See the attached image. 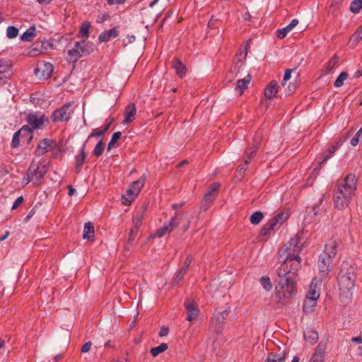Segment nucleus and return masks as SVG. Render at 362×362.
<instances>
[{
  "label": "nucleus",
  "instance_id": "obj_1",
  "mask_svg": "<svg viewBox=\"0 0 362 362\" xmlns=\"http://www.w3.org/2000/svg\"><path fill=\"white\" fill-rule=\"evenodd\" d=\"M301 250L300 238L296 235L279 250V259L282 263L276 270L277 285L274 291V298L278 303L286 304L296 295V273L301 268L299 256Z\"/></svg>",
  "mask_w": 362,
  "mask_h": 362
},
{
  "label": "nucleus",
  "instance_id": "obj_2",
  "mask_svg": "<svg viewBox=\"0 0 362 362\" xmlns=\"http://www.w3.org/2000/svg\"><path fill=\"white\" fill-rule=\"evenodd\" d=\"M356 189V176L352 173L347 175L342 182L339 184L334 193L333 197L334 206L339 210L346 209L354 197Z\"/></svg>",
  "mask_w": 362,
  "mask_h": 362
},
{
  "label": "nucleus",
  "instance_id": "obj_3",
  "mask_svg": "<svg viewBox=\"0 0 362 362\" xmlns=\"http://www.w3.org/2000/svg\"><path fill=\"white\" fill-rule=\"evenodd\" d=\"M356 280V268L348 262H343L337 276L340 295L346 298L352 296Z\"/></svg>",
  "mask_w": 362,
  "mask_h": 362
},
{
  "label": "nucleus",
  "instance_id": "obj_4",
  "mask_svg": "<svg viewBox=\"0 0 362 362\" xmlns=\"http://www.w3.org/2000/svg\"><path fill=\"white\" fill-rule=\"evenodd\" d=\"M337 244L335 241H331L325 246V250L318 259L317 267L319 270V279H322L327 277L334 257L337 254Z\"/></svg>",
  "mask_w": 362,
  "mask_h": 362
},
{
  "label": "nucleus",
  "instance_id": "obj_5",
  "mask_svg": "<svg viewBox=\"0 0 362 362\" xmlns=\"http://www.w3.org/2000/svg\"><path fill=\"white\" fill-rule=\"evenodd\" d=\"M92 45L83 40L75 43L74 47L68 51L67 61L75 63L83 56L89 54L93 52Z\"/></svg>",
  "mask_w": 362,
  "mask_h": 362
},
{
  "label": "nucleus",
  "instance_id": "obj_6",
  "mask_svg": "<svg viewBox=\"0 0 362 362\" xmlns=\"http://www.w3.org/2000/svg\"><path fill=\"white\" fill-rule=\"evenodd\" d=\"M146 177L143 175L139 180L132 182L129 189L127 190V194L122 198V202L124 205L128 206L132 204L144 187Z\"/></svg>",
  "mask_w": 362,
  "mask_h": 362
},
{
  "label": "nucleus",
  "instance_id": "obj_7",
  "mask_svg": "<svg viewBox=\"0 0 362 362\" xmlns=\"http://www.w3.org/2000/svg\"><path fill=\"white\" fill-rule=\"evenodd\" d=\"M73 112V103H67L52 112V121L53 122H68Z\"/></svg>",
  "mask_w": 362,
  "mask_h": 362
},
{
  "label": "nucleus",
  "instance_id": "obj_8",
  "mask_svg": "<svg viewBox=\"0 0 362 362\" xmlns=\"http://www.w3.org/2000/svg\"><path fill=\"white\" fill-rule=\"evenodd\" d=\"M259 146H260V136L257 134L254 138V144H253L251 148L245 150V156H244V163L240 164L238 167V168H237L238 173H239L240 174H243L246 171L247 166L248 163L250 162V160L252 159V158H253L255 156L256 152L258 150V148H259Z\"/></svg>",
  "mask_w": 362,
  "mask_h": 362
},
{
  "label": "nucleus",
  "instance_id": "obj_9",
  "mask_svg": "<svg viewBox=\"0 0 362 362\" xmlns=\"http://www.w3.org/2000/svg\"><path fill=\"white\" fill-rule=\"evenodd\" d=\"M230 312V308L224 310H216L211 321V327L214 325V331L218 334L222 332L223 325L225 320L228 318Z\"/></svg>",
  "mask_w": 362,
  "mask_h": 362
},
{
  "label": "nucleus",
  "instance_id": "obj_10",
  "mask_svg": "<svg viewBox=\"0 0 362 362\" xmlns=\"http://www.w3.org/2000/svg\"><path fill=\"white\" fill-rule=\"evenodd\" d=\"M25 120L33 131L42 129L44 124L49 121L48 117L41 112L29 113Z\"/></svg>",
  "mask_w": 362,
  "mask_h": 362
},
{
  "label": "nucleus",
  "instance_id": "obj_11",
  "mask_svg": "<svg viewBox=\"0 0 362 362\" xmlns=\"http://www.w3.org/2000/svg\"><path fill=\"white\" fill-rule=\"evenodd\" d=\"M28 171L29 175L31 176L33 179V182L35 185H39L41 179L47 173V168L45 165L32 162Z\"/></svg>",
  "mask_w": 362,
  "mask_h": 362
},
{
  "label": "nucleus",
  "instance_id": "obj_12",
  "mask_svg": "<svg viewBox=\"0 0 362 362\" xmlns=\"http://www.w3.org/2000/svg\"><path fill=\"white\" fill-rule=\"evenodd\" d=\"M11 75V62L9 59H0V87L7 83Z\"/></svg>",
  "mask_w": 362,
  "mask_h": 362
},
{
  "label": "nucleus",
  "instance_id": "obj_13",
  "mask_svg": "<svg viewBox=\"0 0 362 362\" xmlns=\"http://www.w3.org/2000/svg\"><path fill=\"white\" fill-rule=\"evenodd\" d=\"M53 72V65L50 62L39 63L35 69V74L39 78L47 79L51 77Z\"/></svg>",
  "mask_w": 362,
  "mask_h": 362
},
{
  "label": "nucleus",
  "instance_id": "obj_14",
  "mask_svg": "<svg viewBox=\"0 0 362 362\" xmlns=\"http://www.w3.org/2000/svg\"><path fill=\"white\" fill-rule=\"evenodd\" d=\"M184 305L187 313L186 320L189 322L196 320L199 313V310L198 309L197 305L194 300L191 298H187L185 302Z\"/></svg>",
  "mask_w": 362,
  "mask_h": 362
},
{
  "label": "nucleus",
  "instance_id": "obj_15",
  "mask_svg": "<svg viewBox=\"0 0 362 362\" xmlns=\"http://www.w3.org/2000/svg\"><path fill=\"white\" fill-rule=\"evenodd\" d=\"M57 146L54 140L50 139H44L40 141L35 151V154L38 156L45 154L51 151Z\"/></svg>",
  "mask_w": 362,
  "mask_h": 362
},
{
  "label": "nucleus",
  "instance_id": "obj_16",
  "mask_svg": "<svg viewBox=\"0 0 362 362\" xmlns=\"http://www.w3.org/2000/svg\"><path fill=\"white\" fill-rule=\"evenodd\" d=\"M179 225V221L176 217H173L170 221L165 223L162 227L156 230L155 235L161 238L168 233L173 231Z\"/></svg>",
  "mask_w": 362,
  "mask_h": 362
},
{
  "label": "nucleus",
  "instance_id": "obj_17",
  "mask_svg": "<svg viewBox=\"0 0 362 362\" xmlns=\"http://www.w3.org/2000/svg\"><path fill=\"white\" fill-rule=\"evenodd\" d=\"M321 281V279H318L317 277L313 279L306 297L315 300L319 298Z\"/></svg>",
  "mask_w": 362,
  "mask_h": 362
},
{
  "label": "nucleus",
  "instance_id": "obj_18",
  "mask_svg": "<svg viewBox=\"0 0 362 362\" xmlns=\"http://www.w3.org/2000/svg\"><path fill=\"white\" fill-rule=\"evenodd\" d=\"M86 143L87 141H86L85 143L82 145L79 150V153L76 155L75 157V169L77 173H78L81 170L82 166L85 162V159L86 157V154L85 152Z\"/></svg>",
  "mask_w": 362,
  "mask_h": 362
},
{
  "label": "nucleus",
  "instance_id": "obj_19",
  "mask_svg": "<svg viewBox=\"0 0 362 362\" xmlns=\"http://www.w3.org/2000/svg\"><path fill=\"white\" fill-rule=\"evenodd\" d=\"M119 31L117 27H114L110 30L102 32L98 37L100 42H108L111 38L117 37Z\"/></svg>",
  "mask_w": 362,
  "mask_h": 362
},
{
  "label": "nucleus",
  "instance_id": "obj_20",
  "mask_svg": "<svg viewBox=\"0 0 362 362\" xmlns=\"http://www.w3.org/2000/svg\"><path fill=\"white\" fill-rule=\"evenodd\" d=\"M289 216L288 212H280L272 217L269 221L276 229L279 228Z\"/></svg>",
  "mask_w": 362,
  "mask_h": 362
},
{
  "label": "nucleus",
  "instance_id": "obj_21",
  "mask_svg": "<svg viewBox=\"0 0 362 362\" xmlns=\"http://www.w3.org/2000/svg\"><path fill=\"white\" fill-rule=\"evenodd\" d=\"M173 67L180 78H183L187 74V67L178 58L173 60Z\"/></svg>",
  "mask_w": 362,
  "mask_h": 362
},
{
  "label": "nucleus",
  "instance_id": "obj_22",
  "mask_svg": "<svg viewBox=\"0 0 362 362\" xmlns=\"http://www.w3.org/2000/svg\"><path fill=\"white\" fill-rule=\"evenodd\" d=\"M298 24V21L297 19H293L291 23L286 25V27L279 29L276 31V36L279 39L284 38L286 35L293 30L297 25Z\"/></svg>",
  "mask_w": 362,
  "mask_h": 362
},
{
  "label": "nucleus",
  "instance_id": "obj_23",
  "mask_svg": "<svg viewBox=\"0 0 362 362\" xmlns=\"http://www.w3.org/2000/svg\"><path fill=\"white\" fill-rule=\"evenodd\" d=\"M136 113V108L134 103H131L128 105L124 110V115L125 118L124 119L123 123L124 124H129L130 123L133 119L134 118V116Z\"/></svg>",
  "mask_w": 362,
  "mask_h": 362
},
{
  "label": "nucleus",
  "instance_id": "obj_24",
  "mask_svg": "<svg viewBox=\"0 0 362 362\" xmlns=\"http://www.w3.org/2000/svg\"><path fill=\"white\" fill-rule=\"evenodd\" d=\"M278 92V83L275 81H272L267 86L264 90V95L267 98H273Z\"/></svg>",
  "mask_w": 362,
  "mask_h": 362
},
{
  "label": "nucleus",
  "instance_id": "obj_25",
  "mask_svg": "<svg viewBox=\"0 0 362 362\" xmlns=\"http://www.w3.org/2000/svg\"><path fill=\"white\" fill-rule=\"evenodd\" d=\"M250 80L251 76L250 74H248L246 78L238 79L237 81V84L235 89L238 91L239 95H242L244 90L247 88Z\"/></svg>",
  "mask_w": 362,
  "mask_h": 362
},
{
  "label": "nucleus",
  "instance_id": "obj_26",
  "mask_svg": "<svg viewBox=\"0 0 362 362\" xmlns=\"http://www.w3.org/2000/svg\"><path fill=\"white\" fill-rule=\"evenodd\" d=\"M317 300L305 296L303 302V310L305 313H310L317 305Z\"/></svg>",
  "mask_w": 362,
  "mask_h": 362
},
{
  "label": "nucleus",
  "instance_id": "obj_27",
  "mask_svg": "<svg viewBox=\"0 0 362 362\" xmlns=\"http://www.w3.org/2000/svg\"><path fill=\"white\" fill-rule=\"evenodd\" d=\"M215 197L216 194L206 192L202 202L201 209L206 211L214 202Z\"/></svg>",
  "mask_w": 362,
  "mask_h": 362
},
{
  "label": "nucleus",
  "instance_id": "obj_28",
  "mask_svg": "<svg viewBox=\"0 0 362 362\" xmlns=\"http://www.w3.org/2000/svg\"><path fill=\"white\" fill-rule=\"evenodd\" d=\"M286 354L282 352L281 354L270 353L267 356L265 362H285Z\"/></svg>",
  "mask_w": 362,
  "mask_h": 362
},
{
  "label": "nucleus",
  "instance_id": "obj_29",
  "mask_svg": "<svg viewBox=\"0 0 362 362\" xmlns=\"http://www.w3.org/2000/svg\"><path fill=\"white\" fill-rule=\"evenodd\" d=\"M304 338L306 341L313 344H315L318 339V334L316 331L310 329H307L304 333Z\"/></svg>",
  "mask_w": 362,
  "mask_h": 362
},
{
  "label": "nucleus",
  "instance_id": "obj_30",
  "mask_svg": "<svg viewBox=\"0 0 362 362\" xmlns=\"http://www.w3.org/2000/svg\"><path fill=\"white\" fill-rule=\"evenodd\" d=\"M17 132L22 138H26L28 141L33 139V131L28 124L23 125Z\"/></svg>",
  "mask_w": 362,
  "mask_h": 362
},
{
  "label": "nucleus",
  "instance_id": "obj_31",
  "mask_svg": "<svg viewBox=\"0 0 362 362\" xmlns=\"http://www.w3.org/2000/svg\"><path fill=\"white\" fill-rule=\"evenodd\" d=\"M35 26L33 25L30 27L26 31H25L21 35V38L23 41L31 42L35 37Z\"/></svg>",
  "mask_w": 362,
  "mask_h": 362
},
{
  "label": "nucleus",
  "instance_id": "obj_32",
  "mask_svg": "<svg viewBox=\"0 0 362 362\" xmlns=\"http://www.w3.org/2000/svg\"><path fill=\"white\" fill-rule=\"evenodd\" d=\"M94 233V227L90 222L86 223L84 225L83 238V239L91 240Z\"/></svg>",
  "mask_w": 362,
  "mask_h": 362
},
{
  "label": "nucleus",
  "instance_id": "obj_33",
  "mask_svg": "<svg viewBox=\"0 0 362 362\" xmlns=\"http://www.w3.org/2000/svg\"><path fill=\"white\" fill-rule=\"evenodd\" d=\"M168 348V346L166 343H162L158 346L151 348L150 352L153 357H156L166 351Z\"/></svg>",
  "mask_w": 362,
  "mask_h": 362
},
{
  "label": "nucleus",
  "instance_id": "obj_34",
  "mask_svg": "<svg viewBox=\"0 0 362 362\" xmlns=\"http://www.w3.org/2000/svg\"><path fill=\"white\" fill-rule=\"evenodd\" d=\"M144 212L145 209H144L134 217L133 222L134 223V227L133 228H136V230H139L144 217Z\"/></svg>",
  "mask_w": 362,
  "mask_h": 362
},
{
  "label": "nucleus",
  "instance_id": "obj_35",
  "mask_svg": "<svg viewBox=\"0 0 362 362\" xmlns=\"http://www.w3.org/2000/svg\"><path fill=\"white\" fill-rule=\"evenodd\" d=\"M362 8V0H353L349 11L353 13H358Z\"/></svg>",
  "mask_w": 362,
  "mask_h": 362
},
{
  "label": "nucleus",
  "instance_id": "obj_36",
  "mask_svg": "<svg viewBox=\"0 0 362 362\" xmlns=\"http://www.w3.org/2000/svg\"><path fill=\"white\" fill-rule=\"evenodd\" d=\"M349 74L346 71L340 73L339 76L335 80L334 85L336 88H340L344 85V81L347 79Z\"/></svg>",
  "mask_w": 362,
  "mask_h": 362
},
{
  "label": "nucleus",
  "instance_id": "obj_37",
  "mask_svg": "<svg viewBox=\"0 0 362 362\" xmlns=\"http://www.w3.org/2000/svg\"><path fill=\"white\" fill-rule=\"evenodd\" d=\"M263 217H264V215H263L262 212H261L259 211H257L254 212L250 216V220L251 223H252L254 225H257L261 222Z\"/></svg>",
  "mask_w": 362,
  "mask_h": 362
},
{
  "label": "nucleus",
  "instance_id": "obj_38",
  "mask_svg": "<svg viewBox=\"0 0 362 362\" xmlns=\"http://www.w3.org/2000/svg\"><path fill=\"white\" fill-rule=\"evenodd\" d=\"M275 229L276 228L274 225L269 220L261 229L260 235L262 236H266L269 233L270 231H272Z\"/></svg>",
  "mask_w": 362,
  "mask_h": 362
},
{
  "label": "nucleus",
  "instance_id": "obj_39",
  "mask_svg": "<svg viewBox=\"0 0 362 362\" xmlns=\"http://www.w3.org/2000/svg\"><path fill=\"white\" fill-rule=\"evenodd\" d=\"M104 149H105V144H103V141L100 140L98 142V144L95 146L93 153L95 156L99 157L103 154Z\"/></svg>",
  "mask_w": 362,
  "mask_h": 362
},
{
  "label": "nucleus",
  "instance_id": "obj_40",
  "mask_svg": "<svg viewBox=\"0 0 362 362\" xmlns=\"http://www.w3.org/2000/svg\"><path fill=\"white\" fill-rule=\"evenodd\" d=\"M260 283L262 286L267 291H270L272 288L270 278L269 276H262L260 278Z\"/></svg>",
  "mask_w": 362,
  "mask_h": 362
},
{
  "label": "nucleus",
  "instance_id": "obj_41",
  "mask_svg": "<svg viewBox=\"0 0 362 362\" xmlns=\"http://www.w3.org/2000/svg\"><path fill=\"white\" fill-rule=\"evenodd\" d=\"M108 130V125H105L104 127L98 129H95L93 130L91 134L89 135L88 139L93 136H100L105 134V132Z\"/></svg>",
  "mask_w": 362,
  "mask_h": 362
},
{
  "label": "nucleus",
  "instance_id": "obj_42",
  "mask_svg": "<svg viewBox=\"0 0 362 362\" xmlns=\"http://www.w3.org/2000/svg\"><path fill=\"white\" fill-rule=\"evenodd\" d=\"M18 29L13 25H10L6 29V37L9 39H13L18 36Z\"/></svg>",
  "mask_w": 362,
  "mask_h": 362
},
{
  "label": "nucleus",
  "instance_id": "obj_43",
  "mask_svg": "<svg viewBox=\"0 0 362 362\" xmlns=\"http://www.w3.org/2000/svg\"><path fill=\"white\" fill-rule=\"evenodd\" d=\"M339 57L334 54L327 64V73H330L337 64Z\"/></svg>",
  "mask_w": 362,
  "mask_h": 362
},
{
  "label": "nucleus",
  "instance_id": "obj_44",
  "mask_svg": "<svg viewBox=\"0 0 362 362\" xmlns=\"http://www.w3.org/2000/svg\"><path fill=\"white\" fill-rule=\"evenodd\" d=\"M90 24L88 22L83 23L80 28L79 33L82 37L87 38L89 34Z\"/></svg>",
  "mask_w": 362,
  "mask_h": 362
},
{
  "label": "nucleus",
  "instance_id": "obj_45",
  "mask_svg": "<svg viewBox=\"0 0 362 362\" xmlns=\"http://www.w3.org/2000/svg\"><path fill=\"white\" fill-rule=\"evenodd\" d=\"M122 133L120 132H115L107 145V150L110 151L116 144L117 140L121 137Z\"/></svg>",
  "mask_w": 362,
  "mask_h": 362
},
{
  "label": "nucleus",
  "instance_id": "obj_46",
  "mask_svg": "<svg viewBox=\"0 0 362 362\" xmlns=\"http://www.w3.org/2000/svg\"><path fill=\"white\" fill-rule=\"evenodd\" d=\"M137 233H138V230H136V228H131L130 229V231L129 233V235L127 238V242H128V244L130 246H133V243L136 239Z\"/></svg>",
  "mask_w": 362,
  "mask_h": 362
},
{
  "label": "nucleus",
  "instance_id": "obj_47",
  "mask_svg": "<svg viewBox=\"0 0 362 362\" xmlns=\"http://www.w3.org/2000/svg\"><path fill=\"white\" fill-rule=\"evenodd\" d=\"M187 272V271L180 267L175 274V282L176 284L180 283L182 280Z\"/></svg>",
  "mask_w": 362,
  "mask_h": 362
},
{
  "label": "nucleus",
  "instance_id": "obj_48",
  "mask_svg": "<svg viewBox=\"0 0 362 362\" xmlns=\"http://www.w3.org/2000/svg\"><path fill=\"white\" fill-rule=\"evenodd\" d=\"M323 197H322L314 206L313 208V211L314 215L320 214L322 212V204Z\"/></svg>",
  "mask_w": 362,
  "mask_h": 362
},
{
  "label": "nucleus",
  "instance_id": "obj_49",
  "mask_svg": "<svg viewBox=\"0 0 362 362\" xmlns=\"http://www.w3.org/2000/svg\"><path fill=\"white\" fill-rule=\"evenodd\" d=\"M325 349H326V344L320 342L317 346L314 354H318L320 355L324 356Z\"/></svg>",
  "mask_w": 362,
  "mask_h": 362
},
{
  "label": "nucleus",
  "instance_id": "obj_50",
  "mask_svg": "<svg viewBox=\"0 0 362 362\" xmlns=\"http://www.w3.org/2000/svg\"><path fill=\"white\" fill-rule=\"evenodd\" d=\"M20 134L16 132L14 133L13 136V138H12V141H11V146L13 148H18L19 146V137H20Z\"/></svg>",
  "mask_w": 362,
  "mask_h": 362
},
{
  "label": "nucleus",
  "instance_id": "obj_51",
  "mask_svg": "<svg viewBox=\"0 0 362 362\" xmlns=\"http://www.w3.org/2000/svg\"><path fill=\"white\" fill-rule=\"evenodd\" d=\"M342 144V141H339L335 145L330 146L327 150V152L333 156V154L338 150Z\"/></svg>",
  "mask_w": 362,
  "mask_h": 362
},
{
  "label": "nucleus",
  "instance_id": "obj_52",
  "mask_svg": "<svg viewBox=\"0 0 362 362\" xmlns=\"http://www.w3.org/2000/svg\"><path fill=\"white\" fill-rule=\"evenodd\" d=\"M293 71V69H286L284 72V78L281 81V85L285 86L286 82L291 78V72Z\"/></svg>",
  "mask_w": 362,
  "mask_h": 362
},
{
  "label": "nucleus",
  "instance_id": "obj_53",
  "mask_svg": "<svg viewBox=\"0 0 362 362\" xmlns=\"http://www.w3.org/2000/svg\"><path fill=\"white\" fill-rule=\"evenodd\" d=\"M351 40H355L358 41L362 40V25L358 29V30L352 35Z\"/></svg>",
  "mask_w": 362,
  "mask_h": 362
},
{
  "label": "nucleus",
  "instance_id": "obj_54",
  "mask_svg": "<svg viewBox=\"0 0 362 362\" xmlns=\"http://www.w3.org/2000/svg\"><path fill=\"white\" fill-rule=\"evenodd\" d=\"M219 187L220 184L218 182H214L209 186L207 193L216 194V192L218 189Z\"/></svg>",
  "mask_w": 362,
  "mask_h": 362
},
{
  "label": "nucleus",
  "instance_id": "obj_55",
  "mask_svg": "<svg viewBox=\"0 0 362 362\" xmlns=\"http://www.w3.org/2000/svg\"><path fill=\"white\" fill-rule=\"evenodd\" d=\"M310 362H324V356L318 354H313Z\"/></svg>",
  "mask_w": 362,
  "mask_h": 362
},
{
  "label": "nucleus",
  "instance_id": "obj_56",
  "mask_svg": "<svg viewBox=\"0 0 362 362\" xmlns=\"http://www.w3.org/2000/svg\"><path fill=\"white\" fill-rule=\"evenodd\" d=\"M23 197L22 196L18 197L13 202L11 209H16L23 202Z\"/></svg>",
  "mask_w": 362,
  "mask_h": 362
},
{
  "label": "nucleus",
  "instance_id": "obj_57",
  "mask_svg": "<svg viewBox=\"0 0 362 362\" xmlns=\"http://www.w3.org/2000/svg\"><path fill=\"white\" fill-rule=\"evenodd\" d=\"M91 346H92L91 341H88L83 344V346L81 347V351L82 353H86L90 351Z\"/></svg>",
  "mask_w": 362,
  "mask_h": 362
},
{
  "label": "nucleus",
  "instance_id": "obj_58",
  "mask_svg": "<svg viewBox=\"0 0 362 362\" xmlns=\"http://www.w3.org/2000/svg\"><path fill=\"white\" fill-rule=\"evenodd\" d=\"M169 333V329L168 327H165V326H163L161 327L160 331H159V336L160 337H165V336H167Z\"/></svg>",
  "mask_w": 362,
  "mask_h": 362
},
{
  "label": "nucleus",
  "instance_id": "obj_59",
  "mask_svg": "<svg viewBox=\"0 0 362 362\" xmlns=\"http://www.w3.org/2000/svg\"><path fill=\"white\" fill-rule=\"evenodd\" d=\"M234 71H235L230 70V72L226 75V80H227L228 83L231 82L237 76V73L235 72V74H234Z\"/></svg>",
  "mask_w": 362,
  "mask_h": 362
},
{
  "label": "nucleus",
  "instance_id": "obj_60",
  "mask_svg": "<svg viewBox=\"0 0 362 362\" xmlns=\"http://www.w3.org/2000/svg\"><path fill=\"white\" fill-rule=\"evenodd\" d=\"M31 181L33 182V179H32L31 176L29 175L28 171H27L26 175L23 178L22 183L24 185H26Z\"/></svg>",
  "mask_w": 362,
  "mask_h": 362
},
{
  "label": "nucleus",
  "instance_id": "obj_61",
  "mask_svg": "<svg viewBox=\"0 0 362 362\" xmlns=\"http://www.w3.org/2000/svg\"><path fill=\"white\" fill-rule=\"evenodd\" d=\"M127 0H106L109 5L123 4Z\"/></svg>",
  "mask_w": 362,
  "mask_h": 362
},
{
  "label": "nucleus",
  "instance_id": "obj_62",
  "mask_svg": "<svg viewBox=\"0 0 362 362\" xmlns=\"http://www.w3.org/2000/svg\"><path fill=\"white\" fill-rule=\"evenodd\" d=\"M127 38V42H125V41L123 42V44L124 45V46H127V44L132 43L136 39L134 35H128Z\"/></svg>",
  "mask_w": 362,
  "mask_h": 362
},
{
  "label": "nucleus",
  "instance_id": "obj_63",
  "mask_svg": "<svg viewBox=\"0 0 362 362\" xmlns=\"http://www.w3.org/2000/svg\"><path fill=\"white\" fill-rule=\"evenodd\" d=\"M332 156V155L327 152V154L324 156V158L320 162V165H322L324 163H325Z\"/></svg>",
  "mask_w": 362,
  "mask_h": 362
},
{
  "label": "nucleus",
  "instance_id": "obj_64",
  "mask_svg": "<svg viewBox=\"0 0 362 362\" xmlns=\"http://www.w3.org/2000/svg\"><path fill=\"white\" fill-rule=\"evenodd\" d=\"M192 257L191 255H188L186 259L185 260L184 264L189 267L192 262Z\"/></svg>",
  "mask_w": 362,
  "mask_h": 362
}]
</instances>
